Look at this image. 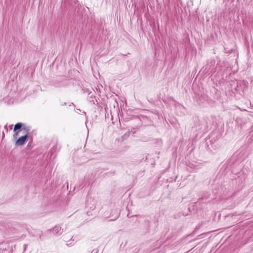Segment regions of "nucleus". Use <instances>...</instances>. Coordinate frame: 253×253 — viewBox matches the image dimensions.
Here are the masks:
<instances>
[{"label": "nucleus", "instance_id": "obj_7", "mask_svg": "<svg viewBox=\"0 0 253 253\" xmlns=\"http://www.w3.org/2000/svg\"><path fill=\"white\" fill-rule=\"evenodd\" d=\"M236 215H235L234 214H229L225 216V219L227 220H229L231 218H232L233 219L236 218Z\"/></svg>", "mask_w": 253, "mask_h": 253}, {"label": "nucleus", "instance_id": "obj_3", "mask_svg": "<svg viewBox=\"0 0 253 253\" xmlns=\"http://www.w3.org/2000/svg\"><path fill=\"white\" fill-rule=\"evenodd\" d=\"M95 203L96 201L94 199L90 198L87 201V205L93 210L96 208V206L95 205Z\"/></svg>", "mask_w": 253, "mask_h": 253}, {"label": "nucleus", "instance_id": "obj_2", "mask_svg": "<svg viewBox=\"0 0 253 253\" xmlns=\"http://www.w3.org/2000/svg\"><path fill=\"white\" fill-rule=\"evenodd\" d=\"M62 230L63 229H62L60 226H55L52 229L50 230V232H52V233L55 235H59L62 233Z\"/></svg>", "mask_w": 253, "mask_h": 253}, {"label": "nucleus", "instance_id": "obj_4", "mask_svg": "<svg viewBox=\"0 0 253 253\" xmlns=\"http://www.w3.org/2000/svg\"><path fill=\"white\" fill-rule=\"evenodd\" d=\"M248 84H249V83L246 81L243 80V81H241L240 82V85L241 87L243 89V92L245 90L246 88L248 87Z\"/></svg>", "mask_w": 253, "mask_h": 253}, {"label": "nucleus", "instance_id": "obj_5", "mask_svg": "<svg viewBox=\"0 0 253 253\" xmlns=\"http://www.w3.org/2000/svg\"><path fill=\"white\" fill-rule=\"evenodd\" d=\"M23 124L22 123H18L15 125L14 127V131L19 130V131L21 130V127L23 126Z\"/></svg>", "mask_w": 253, "mask_h": 253}, {"label": "nucleus", "instance_id": "obj_8", "mask_svg": "<svg viewBox=\"0 0 253 253\" xmlns=\"http://www.w3.org/2000/svg\"><path fill=\"white\" fill-rule=\"evenodd\" d=\"M251 83L252 84V87L253 88V79L251 81Z\"/></svg>", "mask_w": 253, "mask_h": 253}, {"label": "nucleus", "instance_id": "obj_6", "mask_svg": "<svg viewBox=\"0 0 253 253\" xmlns=\"http://www.w3.org/2000/svg\"><path fill=\"white\" fill-rule=\"evenodd\" d=\"M134 133L135 132L134 131H133L132 130H128V131H127L122 136V139L123 140H125V139H126L127 138H128V137L130 135V133Z\"/></svg>", "mask_w": 253, "mask_h": 253}, {"label": "nucleus", "instance_id": "obj_1", "mask_svg": "<svg viewBox=\"0 0 253 253\" xmlns=\"http://www.w3.org/2000/svg\"><path fill=\"white\" fill-rule=\"evenodd\" d=\"M28 137V134L20 137L16 141V145L17 146H21L23 145Z\"/></svg>", "mask_w": 253, "mask_h": 253}, {"label": "nucleus", "instance_id": "obj_9", "mask_svg": "<svg viewBox=\"0 0 253 253\" xmlns=\"http://www.w3.org/2000/svg\"><path fill=\"white\" fill-rule=\"evenodd\" d=\"M66 104V103L65 102L64 103H63V105H65Z\"/></svg>", "mask_w": 253, "mask_h": 253}]
</instances>
